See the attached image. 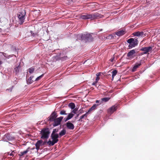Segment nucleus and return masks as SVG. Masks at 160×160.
Returning a JSON list of instances; mask_svg holds the SVG:
<instances>
[{
  "label": "nucleus",
  "instance_id": "nucleus-1",
  "mask_svg": "<svg viewBox=\"0 0 160 160\" xmlns=\"http://www.w3.org/2000/svg\"><path fill=\"white\" fill-rule=\"evenodd\" d=\"M59 136L58 134H51V138L52 140L51 141L50 140H49L47 142V144L49 146H53L55 144L57 143L58 141V138Z\"/></svg>",
  "mask_w": 160,
  "mask_h": 160
},
{
  "label": "nucleus",
  "instance_id": "nucleus-2",
  "mask_svg": "<svg viewBox=\"0 0 160 160\" xmlns=\"http://www.w3.org/2000/svg\"><path fill=\"white\" fill-rule=\"evenodd\" d=\"M50 133V130L48 128H43L40 133L41 135V138L43 139H48L49 137Z\"/></svg>",
  "mask_w": 160,
  "mask_h": 160
},
{
  "label": "nucleus",
  "instance_id": "nucleus-3",
  "mask_svg": "<svg viewBox=\"0 0 160 160\" xmlns=\"http://www.w3.org/2000/svg\"><path fill=\"white\" fill-rule=\"evenodd\" d=\"M80 37L82 40L86 42H90L92 41L93 38L91 34L88 33L82 34L78 36V37Z\"/></svg>",
  "mask_w": 160,
  "mask_h": 160
},
{
  "label": "nucleus",
  "instance_id": "nucleus-4",
  "mask_svg": "<svg viewBox=\"0 0 160 160\" xmlns=\"http://www.w3.org/2000/svg\"><path fill=\"white\" fill-rule=\"evenodd\" d=\"M58 117L57 114L56 112L54 111L53 112L50 116L47 119V121H50V122H52Z\"/></svg>",
  "mask_w": 160,
  "mask_h": 160
},
{
  "label": "nucleus",
  "instance_id": "nucleus-5",
  "mask_svg": "<svg viewBox=\"0 0 160 160\" xmlns=\"http://www.w3.org/2000/svg\"><path fill=\"white\" fill-rule=\"evenodd\" d=\"M63 118V117H60L57 118L53 121V125L54 127L57 126L61 124V122Z\"/></svg>",
  "mask_w": 160,
  "mask_h": 160
},
{
  "label": "nucleus",
  "instance_id": "nucleus-6",
  "mask_svg": "<svg viewBox=\"0 0 160 160\" xmlns=\"http://www.w3.org/2000/svg\"><path fill=\"white\" fill-rule=\"evenodd\" d=\"M127 41L129 43H132V44L135 46H137L138 43L137 38H130L128 39Z\"/></svg>",
  "mask_w": 160,
  "mask_h": 160
},
{
  "label": "nucleus",
  "instance_id": "nucleus-7",
  "mask_svg": "<svg viewBox=\"0 0 160 160\" xmlns=\"http://www.w3.org/2000/svg\"><path fill=\"white\" fill-rule=\"evenodd\" d=\"M91 20L97 19L99 18H101L103 17V15L98 13H95L91 14Z\"/></svg>",
  "mask_w": 160,
  "mask_h": 160
},
{
  "label": "nucleus",
  "instance_id": "nucleus-8",
  "mask_svg": "<svg viewBox=\"0 0 160 160\" xmlns=\"http://www.w3.org/2000/svg\"><path fill=\"white\" fill-rule=\"evenodd\" d=\"M152 49V47L151 46H149L147 47L142 48L140 49V50L143 51V53L144 54H147L148 52L151 51Z\"/></svg>",
  "mask_w": 160,
  "mask_h": 160
},
{
  "label": "nucleus",
  "instance_id": "nucleus-9",
  "mask_svg": "<svg viewBox=\"0 0 160 160\" xmlns=\"http://www.w3.org/2000/svg\"><path fill=\"white\" fill-rule=\"evenodd\" d=\"M64 125L66 126L67 128L69 130H73L74 128V125L70 121H68L66 122Z\"/></svg>",
  "mask_w": 160,
  "mask_h": 160
},
{
  "label": "nucleus",
  "instance_id": "nucleus-10",
  "mask_svg": "<svg viewBox=\"0 0 160 160\" xmlns=\"http://www.w3.org/2000/svg\"><path fill=\"white\" fill-rule=\"evenodd\" d=\"M118 105H114L111 107L109 109L108 112V113L110 114H112L114 111H115L117 109Z\"/></svg>",
  "mask_w": 160,
  "mask_h": 160
},
{
  "label": "nucleus",
  "instance_id": "nucleus-11",
  "mask_svg": "<svg viewBox=\"0 0 160 160\" xmlns=\"http://www.w3.org/2000/svg\"><path fill=\"white\" fill-rule=\"evenodd\" d=\"M80 18L82 19H91V14H85L84 15H81L80 16Z\"/></svg>",
  "mask_w": 160,
  "mask_h": 160
},
{
  "label": "nucleus",
  "instance_id": "nucleus-12",
  "mask_svg": "<svg viewBox=\"0 0 160 160\" xmlns=\"http://www.w3.org/2000/svg\"><path fill=\"white\" fill-rule=\"evenodd\" d=\"M132 34L135 36L142 37L144 35V32L142 31H137L133 32Z\"/></svg>",
  "mask_w": 160,
  "mask_h": 160
},
{
  "label": "nucleus",
  "instance_id": "nucleus-13",
  "mask_svg": "<svg viewBox=\"0 0 160 160\" xmlns=\"http://www.w3.org/2000/svg\"><path fill=\"white\" fill-rule=\"evenodd\" d=\"M18 17L19 20V23L20 24H22L24 22V20L25 19V16H21L20 15H18V16H17Z\"/></svg>",
  "mask_w": 160,
  "mask_h": 160
},
{
  "label": "nucleus",
  "instance_id": "nucleus-14",
  "mask_svg": "<svg viewBox=\"0 0 160 160\" xmlns=\"http://www.w3.org/2000/svg\"><path fill=\"white\" fill-rule=\"evenodd\" d=\"M136 49H133L130 51L127 54V56L131 58L132 57V56L136 52Z\"/></svg>",
  "mask_w": 160,
  "mask_h": 160
},
{
  "label": "nucleus",
  "instance_id": "nucleus-15",
  "mask_svg": "<svg viewBox=\"0 0 160 160\" xmlns=\"http://www.w3.org/2000/svg\"><path fill=\"white\" fill-rule=\"evenodd\" d=\"M43 141L42 140H40L37 141V142L35 144L36 148L37 150H39L40 147Z\"/></svg>",
  "mask_w": 160,
  "mask_h": 160
},
{
  "label": "nucleus",
  "instance_id": "nucleus-16",
  "mask_svg": "<svg viewBox=\"0 0 160 160\" xmlns=\"http://www.w3.org/2000/svg\"><path fill=\"white\" fill-rule=\"evenodd\" d=\"M141 61L139 62L136 63L135 64V65L134 66L132 69V72H134L135 71L136 69L138 68L139 67V66H140L141 65Z\"/></svg>",
  "mask_w": 160,
  "mask_h": 160
},
{
  "label": "nucleus",
  "instance_id": "nucleus-17",
  "mask_svg": "<svg viewBox=\"0 0 160 160\" xmlns=\"http://www.w3.org/2000/svg\"><path fill=\"white\" fill-rule=\"evenodd\" d=\"M30 149V147H28L26 150L23 152H20L18 154V156L21 157L23 156L24 155L26 154V153L29 151Z\"/></svg>",
  "mask_w": 160,
  "mask_h": 160
},
{
  "label": "nucleus",
  "instance_id": "nucleus-18",
  "mask_svg": "<svg viewBox=\"0 0 160 160\" xmlns=\"http://www.w3.org/2000/svg\"><path fill=\"white\" fill-rule=\"evenodd\" d=\"M5 138H6L9 141H12L14 140L15 138L14 137L11 136L9 134H5L4 136Z\"/></svg>",
  "mask_w": 160,
  "mask_h": 160
},
{
  "label": "nucleus",
  "instance_id": "nucleus-19",
  "mask_svg": "<svg viewBox=\"0 0 160 160\" xmlns=\"http://www.w3.org/2000/svg\"><path fill=\"white\" fill-rule=\"evenodd\" d=\"M126 32L125 30H121L116 32V34L118 36H121L124 35Z\"/></svg>",
  "mask_w": 160,
  "mask_h": 160
},
{
  "label": "nucleus",
  "instance_id": "nucleus-20",
  "mask_svg": "<svg viewBox=\"0 0 160 160\" xmlns=\"http://www.w3.org/2000/svg\"><path fill=\"white\" fill-rule=\"evenodd\" d=\"M26 14V12L24 10H22L20 11L17 14V16L20 15L21 16H25Z\"/></svg>",
  "mask_w": 160,
  "mask_h": 160
},
{
  "label": "nucleus",
  "instance_id": "nucleus-21",
  "mask_svg": "<svg viewBox=\"0 0 160 160\" xmlns=\"http://www.w3.org/2000/svg\"><path fill=\"white\" fill-rule=\"evenodd\" d=\"M59 59L62 61L66 60L68 59V57L67 56H62L61 54L59 55Z\"/></svg>",
  "mask_w": 160,
  "mask_h": 160
},
{
  "label": "nucleus",
  "instance_id": "nucleus-22",
  "mask_svg": "<svg viewBox=\"0 0 160 160\" xmlns=\"http://www.w3.org/2000/svg\"><path fill=\"white\" fill-rule=\"evenodd\" d=\"M66 133V130L65 129H63L59 133L58 135L61 137L65 135Z\"/></svg>",
  "mask_w": 160,
  "mask_h": 160
},
{
  "label": "nucleus",
  "instance_id": "nucleus-23",
  "mask_svg": "<svg viewBox=\"0 0 160 160\" xmlns=\"http://www.w3.org/2000/svg\"><path fill=\"white\" fill-rule=\"evenodd\" d=\"M69 108H70L72 109L75 108V104L72 102L70 103L68 105Z\"/></svg>",
  "mask_w": 160,
  "mask_h": 160
},
{
  "label": "nucleus",
  "instance_id": "nucleus-24",
  "mask_svg": "<svg viewBox=\"0 0 160 160\" xmlns=\"http://www.w3.org/2000/svg\"><path fill=\"white\" fill-rule=\"evenodd\" d=\"M111 72L112 73V80H113L114 76H116V75L117 74L118 72L117 70H113L112 72Z\"/></svg>",
  "mask_w": 160,
  "mask_h": 160
},
{
  "label": "nucleus",
  "instance_id": "nucleus-25",
  "mask_svg": "<svg viewBox=\"0 0 160 160\" xmlns=\"http://www.w3.org/2000/svg\"><path fill=\"white\" fill-rule=\"evenodd\" d=\"M33 78V77H31L29 78L28 80L27 81V83L28 84H31L32 83L33 81L32 80V79Z\"/></svg>",
  "mask_w": 160,
  "mask_h": 160
},
{
  "label": "nucleus",
  "instance_id": "nucleus-26",
  "mask_svg": "<svg viewBox=\"0 0 160 160\" xmlns=\"http://www.w3.org/2000/svg\"><path fill=\"white\" fill-rule=\"evenodd\" d=\"M87 116H88L87 114L86 113H85L84 114L81 116L80 117V119L78 120V121H82V120H81V119L84 118L85 117V118L87 117Z\"/></svg>",
  "mask_w": 160,
  "mask_h": 160
},
{
  "label": "nucleus",
  "instance_id": "nucleus-27",
  "mask_svg": "<svg viewBox=\"0 0 160 160\" xmlns=\"http://www.w3.org/2000/svg\"><path fill=\"white\" fill-rule=\"evenodd\" d=\"M110 99L109 97H105L103 98L102 99V100L104 102H107Z\"/></svg>",
  "mask_w": 160,
  "mask_h": 160
},
{
  "label": "nucleus",
  "instance_id": "nucleus-28",
  "mask_svg": "<svg viewBox=\"0 0 160 160\" xmlns=\"http://www.w3.org/2000/svg\"><path fill=\"white\" fill-rule=\"evenodd\" d=\"M20 68V66L19 65H18L17 67H16L14 68L15 72L16 74H17V73L19 72V69Z\"/></svg>",
  "mask_w": 160,
  "mask_h": 160
},
{
  "label": "nucleus",
  "instance_id": "nucleus-29",
  "mask_svg": "<svg viewBox=\"0 0 160 160\" xmlns=\"http://www.w3.org/2000/svg\"><path fill=\"white\" fill-rule=\"evenodd\" d=\"M74 114H72V113H69L68 114L67 118L69 119H70L72 118Z\"/></svg>",
  "mask_w": 160,
  "mask_h": 160
},
{
  "label": "nucleus",
  "instance_id": "nucleus-30",
  "mask_svg": "<svg viewBox=\"0 0 160 160\" xmlns=\"http://www.w3.org/2000/svg\"><path fill=\"white\" fill-rule=\"evenodd\" d=\"M34 70V68L32 67L29 69V72L30 73H32Z\"/></svg>",
  "mask_w": 160,
  "mask_h": 160
},
{
  "label": "nucleus",
  "instance_id": "nucleus-31",
  "mask_svg": "<svg viewBox=\"0 0 160 160\" xmlns=\"http://www.w3.org/2000/svg\"><path fill=\"white\" fill-rule=\"evenodd\" d=\"M100 104V103L99 104H94L91 107V108L92 109V110H94L96 107L98 106Z\"/></svg>",
  "mask_w": 160,
  "mask_h": 160
},
{
  "label": "nucleus",
  "instance_id": "nucleus-32",
  "mask_svg": "<svg viewBox=\"0 0 160 160\" xmlns=\"http://www.w3.org/2000/svg\"><path fill=\"white\" fill-rule=\"evenodd\" d=\"M60 114L61 115H67V114L66 112V111L64 110H62L61 111Z\"/></svg>",
  "mask_w": 160,
  "mask_h": 160
},
{
  "label": "nucleus",
  "instance_id": "nucleus-33",
  "mask_svg": "<svg viewBox=\"0 0 160 160\" xmlns=\"http://www.w3.org/2000/svg\"><path fill=\"white\" fill-rule=\"evenodd\" d=\"M15 151H12L11 152H8V154L11 156H13L14 155V154L15 153Z\"/></svg>",
  "mask_w": 160,
  "mask_h": 160
},
{
  "label": "nucleus",
  "instance_id": "nucleus-34",
  "mask_svg": "<svg viewBox=\"0 0 160 160\" xmlns=\"http://www.w3.org/2000/svg\"><path fill=\"white\" fill-rule=\"evenodd\" d=\"M58 129H54L53 130L52 134H58L57 132H58Z\"/></svg>",
  "mask_w": 160,
  "mask_h": 160
},
{
  "label": "nucleus",
  "instance_id": "nucleus-35",
  "mask_svg": "<svg viewBox=\"0 0 160 160\" xmlns=\"http://www.w3.org/2000/svg\"><path fill=\"white\" fill-rule=\"evenodd\" d=\"M44 74H42L39 77H38L35 79L36 81L39 80L43 76Z\"/></svg>",
  "mask_w": 160,
  "mask_h": 160
},
{
  "label": "nucleus",
  "instance_id": "nucleus-36",
  "mask_svg": "<svg viewBox=\"0 0 160 160\" xmlns=\"http://www.w3.org/2000/svg\"><path fill=\"white\" fill-rule=\"evenodd\" d=\"M30 32L31 33V35L32 36H33V37H35L36 36V35H37V33H36V32L35 33L33 32L32 31H30Z\"/></svg>",
  "mask_w": 160,
  "mask_h": 160
},
{
  "label": "nucleus",
  "instance_id": "nucleus-37",
  "mask_svg": "<svg viewBox=\"0 0 160 160\" xmlns=\"http://www.w3.org/2000/svg\"><path fill=\"white\" fill-rule=\"evenodd\" d=\"M129 45H128V47L129 48H132L134 47H135V45H134L132 44V43H129Z\"/></svg>",
  "mask_w": 160,
  "mask_h": 160
},
{
  "label": "nucleus",
  "instance_id": "nucleus-38",
  "mask_svg": "<svg viewBox=\"0 0 160 160\" xmlns=\"http://www.w3.org/2000/svg\"><path fill=\"white\" fill-rule=\"evenodd\" d=\"M92 109L91 108H90L88 110V112H86V113L88 115V114H90V113L91 112V111H92Z\"/></svg>",
  "mask_w": 160,
  "mask_h": 160
},
{
  "label": "nucleus",
  "instance_id": "nucleus-39",
  "mask_svg": "<svg viewBox=\"0 0 160 160\" xmlns=\"http://www.w3.org/2000/svg\"><path fill=\"white\" fill-rule=\"evenodd\" d=\"M73 109V110L72 111V112L73 113H74V114L76 113V112L78 110V109H76V108H74V109Z\"/></svg>",
  "mask_w": 160,
  "mask_h": 160
},
{
  "label": "nucleus",
  "instance_id": "nucleus-40",
  "mask_svg": "<svg viewBox=\"0 0 160 160\" xmlns=\"http://www.w3.org/2000/svg\"><path fill=\"white\" fill-rule=\"evenodd\" d=\"M99 79H100V78L99 77H97L96 79L95 82H98V80H99Z\"/></svg>",
  "mask_w": 160,
  "mask_h": 160
},
{
  "label": "nucleus",
  "instance_id": "nucleus-41",
  "mask_svg": "<svg viewBox=\"0 0 160 160\" xmlns=\"http://www.w3.org/2000/svg\"><path fill=\"white\" fill-rule=\"evenodd\" d=\"M47 121H45V120H44V121H43V122H42V121L41 122H40V124H41V123H41V124H44V123H45V124H46V123H47Z\"/></svg>",
  "mask_w": 160,
  "mask_h": 160
},
{
  "label": "nucleus",
  "instance_id": "nucleus-42",
  "mask_svg": "<svg viewBox=\"0 0 160 160\" xmlns=\"http://www.w3.org/2000/svg\"><path fill=\"white\" fill-rule=\"evenodd\" d=\"M97 83V82H93V83H92V85L95 86L96 87V84Z\"/></svg>",
  "mask_w": 160,
  "mask_h": 160
},
{
  "label": "nucleus",
  "instance_id": "nucleus-43",
  "mask_svg": "<svg viewBox=\"0 0 160 160\" xmlns=\"http://www.w3.org/2000/svg\"><path fill=\"white\" fill-rule=\"evenodd\" d=\"M101 75V73L100 72H98L96 74V75L97 76V77H99Z\"/></svg>",
  "mask_w": 160,
  "mask_h": 160
},
{
  "label": "nucleus",
  "instance_id": "nucleus-44",
  "mask_svg": "<svg viewBox=\"0 0 160 160\" xmlns=\"http://www.w3.org/2000/svg\"><path fill=\"white\" fill-rule=\"evenodd\" d=\"M64 120L65 122H66L68 120H69V119L67 117L66 118H65Z\"/></svg>",
  "mask_w": 160,
  "mask_h": 160
},
{
  "label": "nucleus",
  "instance_id": "nucleus-45",
  "mask_svg": "<svg viewBox=\"0 0 160 160\" xmlns=\"http://www.w3.org/2000/svg\"><path fill=\"white\" fill-rule=\"evenodd\" d=\"M114 58H111V59H110V61H111L112 62H113V60H114Z\"/></svg>",
  "mask_w": 160,
  "mask_h": 160
},
{
  "label": "nucleus",
  "instance_id": "nucleus-46",
  "mask_svg": "<svg viewBox=\"0 0 160 160\" xmlns=\"http://www.w3.org/2000/svg\"><path fill=\"white\" fill-rule=\"evenodd\" d=\"M100 101L99 100H96V103H100Z\"/></svg>",
  "mask_w": 160,
  "mask_h": 160
},
{
  "label": "nucleus",
  "instance_id": "nucleus-47",
  "mask_svg": "<svg viewBox=\"0 0 160 160\" xmlns=\"http://www.w3.org/2000/svg\"><path fill=\"white\" fill-rule=\"evenodd\" d=\"M2 64V62L1 61H0V65Z\"/></svg>",
  "mask_w": 160,
  "mask_h": 160
},
{
  "label": "nucleus",
  "instance_id": "nucleus-48",
  "mask_svg": "<svg viewBox=\"0 0 160 160\" xmlns=\"http://www.w3.org/2000/svg\"><path fill=\"white\" fill-rule=\"evenodd\" d=\"M1 22V18H0V23Z\"/></svg>",
  "mask_w": 160,
  "mask_h": 160
},
{
  "label": "nucleus",
  "instance_id": "nucleus-49",
  "mask_svg": "<svg viewBox=\"0 0 160 160\" xmlns=\"http://www.w3.org/2000/svg\"><path fill=\"white\" fill-rule=\"evenodd\" d=\"M45 144V142H43V145H44Z\"/></svg>",
  "mask_w": 160,
  "mask_h": 160
},
{
  "label": "nucleus",
  "instance_id": "nucleus-50",
  "mask_svg": "<svg viewBox=\"0 0 160 160\" xmlns=\"http://www.w3.org/2000/svg\"><path fill=\"white\" fill-rule=\"evenodd\" d=\"M12 91V89H10V91Z\"/></svg>",
  "mask_w": 160,
  "mask_h": 160
},
{
  "label": "nucleus",
  "instance_id": "nucleus-51",
  "mask_svg": "<svg viewBox=\"0 0 160 160\" xmlns=\"http://www.w3.org/2000/svg\"><path fill=\"white\" fill-rule=\"evenodd\" d=\"M8 90H9V89H7L6 90V91Z\"/></svg>",
  "mask_w": 160,
  "mask_h": 160
},
{
  "label": "nucleus",
  "instance_id": "nucleus-52",
  "mask_svg": "<svg viewBox=\"0 0 160 160\" xmlns=\"http://www.w3.org/2000/svg\"><path fill=\"white\" fill-rule=\"evenodd\" d=\"M15 50H16V52H17V50L16 49V48H15Z\"/></svg>",
  "mask_w": 160,
  "mask_h": 160
},
{
  "label": "nucleus",
  "instance_id": "nucleus-53",
  "mask_svg": "<svg viewBox=\"0 0 160 160\" xmlns=\"http://www.w3.org/2000/svg\"><path fill=\"white\" fill-rule=\"evenodd\" d=\"M32 150H33V148L31 149Z\"/></svg>",
  "mask_w": 160,
  "mask_h": 160
}]
</instances>
